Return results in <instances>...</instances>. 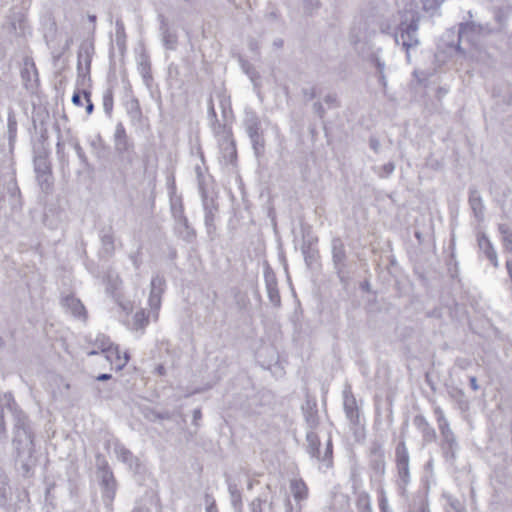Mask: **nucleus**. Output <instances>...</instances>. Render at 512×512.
<instances>
[{
  "label": "nucleus",
  "mask_w": 512,
  "mask_h": 512,
  "mask_svg": "<svg viewBox=\"0 0 512 512\" xmlns=\"http://www.w3.org/2000/svg\"><path fill=\"white\" fill-rule=\"evenodd\" d=\"M72 103L76 106H82L80 92H75L72 96Z\"/></svg>",
  "instance_id": "nucleus-53"
},
{
  "label": "nucleus",
  "mask_w": 512,
  "mask_h": 512,
  "mask_svg": "<svg viewBox=\"0 0 512 512\" xmlns=\"http://www.w3.org/2000/svg\"><path fill=\"white\" fill-rule=\"evenodd\" d=\"M12 414L14 420L13 446L16 451L15 462L26 477L30 476L36 467L37 458L34 455V436L27 416L17 408L11 393L0 394V432L5 433V413Z\"/></svg>",
  "instance_id": "nucleus-1"
},
{
  "label": "nucleus",
  "mask_w": 512,
  "mask_h": 512,
  "mask_svg": "<svg viewBox=\"0 0 512 512\" xmlns=\"http://www.w3.org/2000/svg\"><path fill=\"white\" fill-rule=\"evenodd\" d=\"M7 133L9 143L12 144L17 134V120L13 109H9L8 111Z\"/></svg>",
  "instance_id": "nucleus-34"
},
{
  "label": "nucleus",
  "mask_w": 512,
  "mask_h": 512,
  "mask_svg": "<svg viewBox=\"0 0 512 512\" xmlns=\"http://www.w3.org/2000/svg\"><path fill=\"white\" fill-rule=\"evenodd\" d=\"M420 74L419 71L417 70H414L413 71V77L415 78L416 82L421 85L423 83V79L420 77Z\"/></svg>",
  "instance_id": "nucleus-58"
},
{
  "label": "nucleus",
  "mask_w": 512,
  "mask_h": 512,
  "mask_svg": "<svg viewBox=\"0 0 512 512\" xmlns=\"http://www.w3.org/2000/svg\"><path fill=\"white\" fill-rule=\"evenodd\" d=\"M313 109L320 117L324 115V108L320 102H315L313 104Z\"/></svg>",
  "instance_id": "nucleus-52"
},
{
  "label": "nucleus",
  "mask_w": 512,
  "mask_h": 512,
  "mask_svg": "<svg viewBox=\"0 0 512 512\" xmlns=\"http://www.w3.org/2000/svg\"><path fill=\"white\" fill-rule=\"evenodd\" d=\"M170 207L175 222L181 220L182 218H186V216L184 215V206L180 196L175 195L171 197Z\"/></svg>",
  "instance_id": "nucleus-31"
},
{
  "label": "nucleus",
  "mask_w": 512,
  "mask_h": 512,
  "mask_svg": "<svg viewBox=\"0 0 512 512\" xmlns=\"http://www.w3.org/2000/svg\"><path fill=\"white\" fill-rule=\"evenodd\" d=\"M21 78L27 89H34L37 85L38 74L34 64L25 63L21 70Z\"/></svg>",
  "instance_id": "nucleus-23"
},
{
  "label": "nucleus",
  "mask_w": 512,
  "mask_h": 512,
  "mask_svg": "<svg viewBox=\"0 0 512 512\" xmlns=\"http://www.w3.org/2000/svg\"><path fill=\"white\" fill-rule=\"evenodd\" d=\"M447 48H448V44L445 41L439 43L437 46V50L435 52L434 58H435V63L439 67L445 65L448 61Z\"/></svg>",
  "instance_id": "nucleus-36"
},
{
  "label": "nucleus",
  "mask_w": 512,
  "mask_h": 512,
  "mask_svg": "<svg viewBox=\"0 0 512 512\" xmlns=\"http://www.w3.org/2000/svg\"><path fill=\"white\" fill-rule=\"evenodd\" d=\"M206 512H219L214 501L207 506Z\"/></svg>",
  "instance_id": "nucleus-60"
},
{
  "label": "nucleus",
  "mask_w": 512,
  "mask_h": 512,
  "mask_svg": "<svg viewBox=\"0 0 512 512\" xmlns=\"http://www.w3.org/2000/svg\"><path fill=\"white\" fill-rule=\"evenodd\" d=\"M499 233L501 234V239L503 243V247L506 251L512 253V229L507 224H499L498 226Z\"/></svg>",
  "instance_id": "nucleus-33"
},
{
  "label": "nucleus",
  "mask_w": 512,
  "mask_h": 512,
  "mask_svg": "<svg viewBox=\"0 0 512 512\" xmlns=\"http://www.w3.org/2000/svg\"><path fill=\"white\" fill-rule=\"evenodd\" d=\"M320 6L321 3L319 0H303V8L307 14H313L320 8Z\"/></svg>",
  "instance_id": "nucleus-44"
},
{
  "label": "nucleus",
  "mask_w": 512,
  "mask_h": 512,
  "mask_svg": "<svg viewBox=\"0 0 512 512\" xmlns=\"http://www.w3.org/2000/svg\"><path fill=\"white\" fill-rule=\"evenodd\" d=\"M211 126L214 134L218 137V140L225 135V132H232L231 129H228L225 125L220 124L217 119L211 122Z\"/></svg>",
  "instance_id": "nucleus-43"
},
{
  "label": "nucleus",
  "mask_w": 512,
  "mask_h": 512,
  "mask_svg": "<svg viewBox=\"0 0 512 512\" xmlns=\"http://www.w3.org/2000/svg\"><path fill=\"white\" fill-rule=\"evenodd\" d=\"M193 417H194V420L200 419L201 418V411L199 409L194 410Z\"/></svg>",
  "instance_id": "nucleus-64"
},
{
  "label": "nucleus",
  "mask_w": 512,
  "mask_h": 512,
  "mask_svg": "<svg viewBox=\"0 0 512 512\" xmlns=\"http://www.w3.org/2000/svg\"><path fill=\"white\" fill-rule=\"evenodd\" d=\"M411 512H429V510L425 503L421 502L417 507H414Z\"/></svg>",
  "instance_id": "nucleus-54"
},
{
  "label": "nucleus",
  "mask_w": 512,
  "mask_h": 512,
  "mask_svg": "<svg viewBox=\"0 0 512 512\" xmlns=\"http://www.w3.org/2000/svg\"><path fill=\"white\" fill-rule=\"evenodd\" d=\"M112 345L113 344L111 343L110 339L107 336L99 334L96 336L94 340V346L96 349L90 351L88 354L95 355L98 353V350L104 354L105 351Z\"/></svg>",
  "instance_id": "nucleus-35"
},
{
  "label": "nucleus",
  "mask_w": 512,
  "mask_h": 512,
  "mask_svg": "<svg viewBox=\"0 0 512 512\" xmlns=\"http://www.w3.org/2000/svg\"><path fill=\"white\" fill-rule=\"evenodd\" d=\"M375 65H376V68H377L379 74L384 73L385 64L383 61H381L380 59H376Z\"/></svg>",
  "instance_id": "nucleus-55"
},
{
  "label": "nucleus",
  "mask_w": 512,
  "mask_h": 512,
  "mask_svg": "<svg viewBox=\"0 0 512 512\" xmlns=\"http://www.w3.org/2000/svg\"><path fill=\"white\" fill-rule=\"evenodd\" d=\"M379 82H380V84H381L384 88H386V86H387V79H386L385 73H380V74H379Z\"/></svg>",
  "instance_id": "nucleus-59"
},
{
  "label": "nucleus",
  "mask_w": 512,
  "mask_h": 512,
  "mask_svg": "<svg viewBox=\"0 0 512 512\" xmlns=\"http://www.w3.org/2000/svg\"><path fill=\"white\" fill-rule=\"evenodd\" d=\"M105 358L108 362L115 366L117 370H121L129 361V356L124 353L122 356L118 346H110L104 353Z\"/></svg>",
  "instance_id": "nucleus-16"
},
{
  "label": "nucleus",
  "mask_w": 512,
  "mask_h": 512,
  "mask_svg": "<svg viewBox=\"0 0 512 512\" xmlns=\"http://www.w3.org/2000/svg\"><path fill=\"white\" fill-rule=\"evenodd\" d=\"M175 230L178 235L188 243H191L196 238V232L189 225L187 217L176 221Z\"/></svg>",
  "instance_id": "nucleus-22"
},
{
  "label": "nucleus",
  "mask_w": 512,
  "mask_h": 512,
  "mask_svg": "<svg viewBox=\"0 0 512 512\" xmlns=\"http://www.w3.org/2000/svg\"><path fill=\"white\" fill-rule=\"evenodd\" d=\"M92 50V46L86 45L82 46L78 52L77 72L80 75L82 73V66L86 67V73H90Z\"/></svg>",
  "instance_id": "nucleus-24"
},
{
  "label": "nucleus",
  "mask_w": 512,
  "mask_h": 512,
  "mask_svg": "<svg viewBox=\"0 0 512 512\" xmlns=\"http://www.w3.org/2000/svg\"><path fill=\"white\" fill-rule=\"evenodd\" d=\"M102 102L105 113L110 114L113 109V92L111 89H107L104 91Z\"/></svg>",
  "instance_id": "nucleus-40"
},
{
  "label": "nucleus",
  "mask_w": 512,
  "mask_h": 512,
  "mask_svg": "<svg viewBox=\"0 0 512 512\" xmlns=\"http://www.w3.org/2000/svg\"><path fill=\"white\" fill-rule=\"evenodd\" d=\"M250 512H274L272 502L257 497L249 504Z\"/></svg>",
  "instance_id": "nucleus-30"
},
{
  "label": "nucleus",
  "mask_w": 512,
  "mask_h": 512,
  "mask_svg": "<svg viewBox=\"0 0 512 512\" xmlns=\"http://www.w3.org/2000/svg\"><path fill=\"white\" fill-rule=\"evenodd\" d=\"M115 151L123 158H129L134 151V144L129 140L124 125L119 122L114 132Z\"/></svg>",
  "instance_id": "nucleus-7"
},
{
  "label": "nucleus",
  "mask_w": 512,
  "mask_h": 512,
  "mask_svg": "<svg viewBox=\"0 0 512 512\" xmlns=\"http://www.w3.org/2000/svg\"><path fill=\"white\" fill-rule=\"evenodd\" d=\"M218 143L225 162H234L237 157V151L232 132H225V135L218 140Z\"/></svg>",
  "instance_id": "nucleus-13"
},
{
  "label": "nucleus",
  "mask_w": 512,
  "mask_h": 512,
  "mask_svg": "<svg viewBox=\"0 0 512 512\" xmlns=\"http://www.w3.org/2000/svg\"><path fill=\"white\" fill-rule=\"evenodd\" d=\"M148 324V317L143 309L137 311L133 317L132 330L138 331L143 329Z\"/></svg>",
  "instance_id": "nucleus-37"
},
{
  "label": "nucleus",
  "mask_w": 512,
  "mask_h": 512,
  "mask_svg": "<svg viewBox=\"0 0 512 512\" xmlns=\"http://www.w3.org/2000/svg\"><path fill=\"white\" fill-rule=\"evenodd\" d=\"M369 145H370V148H371L374 152H376V153H378V152H379V150H380V146H381V145H380V141H379L377 138H375V137H371V138H370V140H369Z\"/></svg>",
  "instance_id": "nucleus-49"
},
{
  "label": "nucleus",
  "mask_w": 512,
  "mask_h": 512,
  "mask_svg": "<svg viewBox=\"0 0 512 512\" xmlns=\"http://www.w3.org/2000/svg\"><path fill=\"white\" fill-rule=\"evenodd\" d=\"M137 68L146 86H150L152 82L150 57L144 49H142L136 58Z\"/></svg>",
  "instance_id": "nucleus-15"
},
{
  "label": "nucleus",
  "mask_w": 512,
  "mask_h": 512,
  "mask_svg": "<svg viewBox=\"0 0 512 512\" xmlns=\"http://www.w3.org/2000/svg\"><path fill=\"white\" fill-rule=\"evenodd\" d=\"M228 491L230 494L231 504L235 510V512L242 511V496L241 492L237 488V485L234 483H228Z\"/></svg>",
  "instance_id": "nucleus-32"
},
{
  "label": "nucleus",
  "mask_w": 512,
  "mask_h": 512,
  "mask_svg": "<svg viewBox=\"0 0 512 512\" xmlns=\"http://www.w3.org/2000/svg\"><path fill=\"white\" fill-rule=\"evenodd\" d=\"M265 285L267 290L268 298L271 304L275 307H279L281 304V297L277 287V280L273 274H265Z\"/></svg>",
  "instance_id": "nucleus-17"
},
{
  "label": "nucleus",
  "mask_w": 512,
  "mask_h": 512,
  "mask_svg": "<svg viewBox=\"0 0 512 512\" xmlns=\"http://www.w3.org/2000/svg\"><path fill=\"white\" fill-rule=\"evenodd\" d=\"M379 507L381 512H391L388 507L387 499L384 496L379 501Z\"/></svg>",
  "instance_id": "nucleus-51"
},
{
  "label": "nucleus",
  "mask_w": 512,
  "mask_h": 512,
  "mask_svg": "<svg viewBox=\"0 0 512 512\" xmlns=\"http://www.w3.org/2000/svg\"><path fill=\"white\" fill-rule=\"evenodd\" d=\"M208 113H209V115H210V116H211V118H212L211 122H212L213 120L217 119L216 112H215V110H214L213 105H211V106L209 107V111H208Z\"/></svg>",
  "instance_id": "nucleus-62"
},
{
  "label": "nucleus",
  "mask_w": 512,
  "mask_h": 512,
  "mask_svg": "<svg viewBox=\"0 0 512 512\" xmlns=\"http://www.w3.org/2000/svg\"><path fill=\"white\" fill-rule=\"evenodd\" d=\"M413 424L423 433V437L426 441L433 440L435 432L429 427V424L423 416L417 415L413 420Z\"/></svg>",
  "instance_id": "nucleus-28"
},
{
  "label": "nucleus",
  "mask_w": 512,
  "mask_h": 512,
  "mask_svg": "<svg viewBox=\"0 0 512 512\" xmlns=\"http://www.w3.org/2000/svg\"><path fill=\"white\" fill-rule=\"evenodd\" d=\"M83 95H84V98H85V100L87 102L86 112H87V114H91L93 112V109H94V105H93V103H92V101L90 99L91 93L89 91L84 90L83 91Z\"/></svg>",
  "instance_id": "nucleus-47"
},
{
  "label": "nucleus",
  "mask_w": 512,
  "mask_h": 512,
  "mask_svg": "<svg viewBox=\"0 0 512 512\" xmlns=\"http://www.w3.org/2000/svg\"><path fill=\"white\" fill-rule=\"evenodd\" d=\"M56 153L60 159L61 162H66V156L64 152V146L60 140H58L56 144Z\"/></svg>",
  "instance_id": "nucleus-48"
},
{
  "label": "nucleus",
  "mask_w": 512,
  "mask_h": 512,
  "mask_svg": "<svg viewBox=\"0 0 512 512\" xmlns=\"http://www.w3.org/2000/svg\"><path fill=\"white\" fill-rule=\"evenodd\" d=\"M394 170H395L394 163L388 162L381 167V172L379 173V175L381 177H388L390 174L393 173Z\"/></svg>",
  "instance_id": "nucleus-46"
},
{
  "label": "nucleus",
  "mask_w": 512,
  "mask_h": 512,
  "mask_svg": "<svg viewBox=\"0 0 512 512\" xmlns=\"http://www.w3.org/2000/svg\"><path fill=\"white\" fill-rule=\"evenodd\" d=\"M419 19L420 17L417 16L416 11L412 15L406 14L404 11V19L401 20L394 33V41L405 50L406 59L409 63L411 62L410 50L420 45L418 37Z\"/></svg>",
  "instance_id": "nucleus-2"
},
{
  "label": "nucleus",
  "mask_w": 512,
  "mask_h": 512,
  "mask_svg": "<svg viewBox=\"0 0 512 512\" xmlns=\"http://www.w3.org/2000/svg\"><path fill=\"white\" fill-rule=\"evenodd\" d=\"M442 2L443 0H409L405 6V12L412 15L416 11L417 16H419V11L422 10L433 15Z\"/></svg>",
  "instance_id": "nucleus-8"
},
{
  "label": "nucleus",
  "mask_w": 512,
  "mask_h": 512,
  "mask_svg": "<svg viewBox=\"0 0 512 512\" xmlns=\"http://www.w3.org/2000/svg\"><path fill=\"white\" fill-rule=\"evenodd\" d=\"M243 125L256 156L262 155L265 148V141L261 129V121L257 113L252 109H245Z\"/></svg>",
  "instance_id": "nucleus-3"
},
{
  "label": "nucleus",
  "mask_w": 512,
  "mask_h": 512,
  "mask_svg": "<svg viewBox=\"0 0 512 512\" xmlns=\"http://www.w3.org/2000/svg\"><path fill=\"white\" fill-rule=\"evenodd\" d=\"M343 406H344V410H345L347 418L352 423H357L359 414H358V408L356 405V400H355L354 396L348 391H344Z\"/></svg>",
  "instance_id": "nucleus-21"
},
{
  "label": "nucleus",
  "mask_w": 512,
  "mask_h": 512,
  "mask_svg": "<svg viewBox=\"0 0 512 512\" xmlns=\"http://www.w3.org/2000/svg\"><path fill=\"white\" fill-rule=\"evenodd\" d=\"M470 384H471V387L474 391H477L479 389V386L477 384V379L475 376H471L470 377Z\"/></svg>",
  "instance_id": "nucleus-57"
},
{
  "label": "nucleus",
  "mask_w": 512,
  "mask_h": 512,
  "mask_svg": "<svg viewBox=\"0 0 512 512\" xmlns=\"http://www.w3.org/2000/svg\"><path fill=\"white\" fill-rule=\"evenodd\" d=\"M101 485L103 487V498L111 502L115 495V479L111 471H102Z\"/></svg>",
  "instance_id": "nucleus-20"
},
{
  "label": "nucleus",
  "mask_w": 512,
  "mask_h": 512,
  "mask_svg": "<svg viewBox=\"0 0 512 512\" xmlns=\"http://www.w3.org/2000/svg\"><path fill=\"white\" fill-rule=\"evenodd\" d=\"M114 453L117 459L126 464L130 470L138 471L140 467L139 459L120 442L114 444Z\"/></svg>",
  "instance_id": "nucleus-12"
},
{
  "label": "nucleus",
  "mask_w": 512,
  "mask_h": 512,
  "mask_svg": "<svg viewBox=\"0 0 512 512\" xmlns=\"http://www.w3.org/2000/svg\"><path fill=\"white\" fill-rule=\"evenodd\" d=\"M36 179L42 191H50L53 185L52 173L36 174Z\"/></svg>",
  "instance_id": "nucleus-38"
},
{
  "label": "nucleus",
  "mask_w": 512,
  "mask_h": 512,
  "mask_svg": "<svg viewBox=\"0 0 512 512\" xmlns=\"http://www.w3.org/2000/svg\"><path fill=\"white\" fill-rule=\"evenodd\" d=\"M316 407V402L310 399H307L305 404L302 406L305 421L312 431L317 427L319 423Z\"/></svg>",
  "instance_id": "nucleus-19"
},
{
  "label": "nucleus",
  "mask_w": 512,
  "mask_h": 512,
  "mask_svg": "<svg viewBox=\"0 0 512 512\" xmlns=\"http://www.w3.org/2000/svg\"><path fill=\"white\" fill-rule=\"evenodd\" d=\"M372 468L378 475L385 473V460L382 453H379L372 461Z\"/></svg>",
  "instance_id": "nucleus-41"
},
{
  "label": "nucleus",
  "mask_w": 512,
  "mask_h": 512,
  "mask_svg": "<svg viewBox=\"0 0 512 512\" xmlns=\"http://www.w3.org/2000/svg\"><path fill=\"white\" fill-rule=\"evenodd\" d=\"M111 378V375L110 374H100L98 377H97V380L98 381H106V380H109Z\"/></svg>",
  "instance_id": "nucleus-63"
},
{
  "label": "nucleus",
  "mask_w": 512,
  "mask_h": 512,
  "mask_svg": "<svg viewBox=\"0 0 512 512\" xmlns=\"http://www.w3.org/2000/svg\"><path fill=\"white\" fill-rule=\"evenodd\" d=\"M306 441H307V452L310 454L311 457L316 458L319 461H322L325 463L327 467L331 466L332 461V443L331 440L328 439L326 442V446L324 450L322 451L320 449V440L318 435L312 431H307L306 434Z\"/></svg>",
  "instance_id": "nucleus-5"
},
{
  "label": "nucleus",
  "mask_w": 512,
  "mask_h": 512,
  "mask_svg": "<svg viewBox=\"0 0 512 512\" xmlns=\"http://www.w3.org/2000/svg\"><path fill=\"white\" fill-rule=\"evenodd\" d=\"M72 146H73V148H74V150L76 152V155L79 158L80 162L84 166H88V158H87L83 148L79 144V142L78 141H73Z\"/></svg>",
  "instance_id": "nucleus-45"
},
{
  "label": "nucleus",
  "mask_w": 512,
  "mask_h": 512,
  "mask_svg": "<svg viewBox=\"0 0 512 512\" xmlns=\"http://www.w3.org/2000/svg\"><path fill=\"white\" fill-rule=\"evenodd\" d=\"M102 245L104 250L111 254L114 251V238L111 233H106L101 237Z\"/></svg>",
  "instance_id": "nucleus-42"
},
{
  "label": "nucleus",
  "mask_w": 512,
  "mask_h": 512,
  "mask_svg": "<svg viewBox=\"0 0 512 512\" xmlns=\"http://www.w3.org/2000/svg\"><path fill=\"white\" fill-rule=\"evenodd\" d=\"M203 207L205 211V227L207 230V234L210 236L211 239L214 238V234L216 232V225H215V218L216 213L218 211V206L215 204V202L211 199H207V197L203 198Z\"/></svg>",
  "instance_id": "nucleus-10"
},
{
  "label": "nucleus",
  "mask_w": 512,
  "mask_h": 512,
  "mask_svg": "<svg viewBox=\"0 0 512 512\" xmlns=\"http://www.w3.org/2000/svg\"><path fill=\"white\" fill-rule=\"evenodd\" d=\"M166 287V281L164 277L160 275H155L151 279L150 283V293H149V299L148 304L151 309V313L153 314V317L157 319L158 317V311L161 307V299L162 294L165 291Z\"/></svg>",
  "instance_id": "nucleus-6"
},
{
  "label": "nucleus",
  "mask_w": 512,
  "mask_h": 512,
  "mask_svg": "<svg viewBox=\"0 0 512 512\" xmlns=\"http://www.w3.org/2000/svg\"><path fill=\"white\" fill-rule=\"evenodd\" d=\"M89 74L90 73H86V67L82 66V73L81 75L78 73V80H81L83 83L85 79H90Z\"/></svg>",
  "instance_id": "nucleus-56"
},
{
  "label": "nucleus",
  "mask_w": 512,
  "mask_h": 512,
  "mask_svg": "<svg viewBox=\"0 0 512 512\" xmlns=\"http://www.w3.org/2000/svg\"><path fill=\"white\" fill-rule=\"evenodd\" d=\"M483 27L473 21L462 23L459 28V40L467 41L469 43H475L478 37L481 35Z\"/></svg>",
  "instance_id": "nucleus-14"
},
{
  "label": "nucleus",
  "mask_w": 512,
  "mask_h": 512,
  "mask_svg": "<svg viewBox=\"0 0 512 512\" xmlns=\"http://www.w3.org/2000/svg\"><path fill=\"white\" fill-rule=\"evenodd\" d=\"M480 253L493 265L499 267L498 254L490 239L484 234H479L477 238Z\"/></svg>",
  "instance_id": "nucleus-11"
},
{
  "label": "nucleus",
  "mask_w": 512,
  "mask_h": 512,
  "mask_svg": "<svg viewBox=\"0 0 512 512\" xmlns=\"http://www.w3.org/2000/svg\"><path fill=\"white\" fill-rule=\"evenodd\" d=\"M34 171L36 174L52 173L51 165L46 154H39L34 157Z\"/></svg>",
  "instance_id": "nucleus-29"
},
{
  "label": "nucleus",
  "mask_w": 512,
  "mask_h": 512,
  "mask_svg": "<svg viewBox=\"0 0 512 512\" xmlns=\"http://www.w3.org/2000/svg\"><path fill=\"white\" fill-rule=\"evenodd\" d=\"M63 306L75 317H82L85 314V308L81 301L74 296H67L62 300Z\"/></svg>",
  "instance_id": "nucleus-25"
},
{
  "label": "nucleus",
  "mask_w": 512,
  "mask_h": 512,
  "mask_svg": "<svg viewBox=\"0 0 512 512\" xmlns=\"http://www.w3.org/2000/svg\"><path fill=\"white\" fill-rule=\"evenodd\" d=\"M409 460L406 444L404 441H400L395 449V463L398 475L397 485L402 493L410 483Z\"/></svg>",
  "instance_id": "nucleus-4"
},
{
  "label": "nucleus",
  "mask_w": 512,
  "mask_h": 512,
  "mask_svg": "<svg viewBox=\"0 0 512 512\" xmlns=\"http://www.w3.org/2000/svg\"><path fill=\"white\" fill-rule=\"evenodd\" d=\"M132 512H150V510L144 506H136Z\"/></svg>",
  "instance_id": "nucleus-61"
},
{
  "label": "nucleus",
  "mask_w": 512,
  "mask_h": 512,
  "mask_svg": "<svg viewBox=\"0 0 512 512\" xmlns=\"http://www.w3.org/2000/svg\"><path fill=\"white\" fill-rule=\"evenodd\" d=\"M332 259L337 274L342 279V274L346 268V251L344 244L339 238L332 240Z\"/></svg>",
  "instance_id": "nucleus-9"
},
{
  "label": "nucleus",
  "mask_w": 512,
  "mask_h": 512,
  "mask_svg": "<svg viewBox=\"0 0 512 512\" xmlns=\"http://www.w3.org/2000/svg\"><path fill=\"white\" fill-rule=\"evenodd\" d=\"M160 32L164 46L174 50L177 45V35L169 29L168 22L163 16H160Z\"/></svg>",
  "instance_id": "nucleus-18"
},
{
  "label": "nucleus",
  "mask_w": 512,
  "mask_h": 512,
  "mask_svg": "<svg viewBox=\"0 0 512 512\" xmlns=\"http://www.w3.org/2000/svg\"><path fill=\"white\" fill-rule=\"evenodd\" d=\"M469 204L475 217L481 220L484 215V204L480 193L476 189H470Z\"/></svg>",
  "instance_id": "nucleus-26"
},
{
  "label": "nucleus",
  "mask_w": 512,
  "mask_h": 512,
  "mask_svg": "<svg viewBox=\"0 0 512 512\" xmlns=\"http://www.w3.org/2000/svg\"><path fill=\"white\" fill-rule=\"evenodd\" d=\"M324 101L326 104H328L330 106H333V105L337 106V97L334 94H329V95L325 96Z\"/></svg>",
  "instance_id": "nucleus-50"
},
{
  "label": "nucleus",
  "mask_w": 512,
  "mask_h": 512,
  "mask_svg": "<svg viewBox=\"0 0 512 512\" xmlns=\"http://www.w3.org/2000/svg\"><path fill=\"white\" fill-rule=\"evenodd\" d=\"M290 490L296 501L304 500L308 496V488L302 479H292Z\"/></svg>",
  "instance_id": "nucleus-27"
},
{
  "label": "nucleus",
  "mask_w": 512,
  "mask_h": 512,
  "mask_svg": "<svg viewBox=\"0 0 512 512\" xmlns=\"http://www.w3.org/2000/svg\"><path fill=\"white\" fill-rule=\"evenodd\" d=\"M116 44L120 49L125 46L126 34L123 22L118 19L116 20V32H115Z\"/></svg>",
  "instance_id": "nucleus-39"
}]
</instances>
